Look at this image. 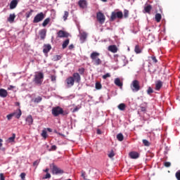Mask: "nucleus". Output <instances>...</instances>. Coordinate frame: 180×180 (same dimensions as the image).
Segmentation results:
<instances>
[{
  "mask_svg": "<svg viewBox=\"0 0 180 180\" xmlns=\"http://www.w3.org/2000/svg\"><path fill=\"white\" fill-rule=\"evenodd\" d=\"M72 49H74V44H70L69 46V50H72Z\"/></svg>",
  "mask_w": 180,
  "mask_h": 180,
  "instance_id": "052dcab7",
  "label": "nucleus"
},
{
  "mask_svg": "<svg viewBox=\"0 0 180 180\" xmlns=\"http://www.w3.org/2000/svg\"><path fill=\"white\" fill-rule=\"evenodd\" d=\"M57 150V146L53 145L50 149V151H56Z\"/></svg>",
  "mask_w": 180,
  "mask_h": 180,
  "instance_id": "5fc2aeb1",
  "label": "nucleus"
},
{
  "mask_svg": "<svg viewBox=\"0 0 180 180\" xmlns=\"http://www.w3.org/2000/svg\"><path fill=\"white\" fill-rule=\"evenodd\" d=\"M102 2H108V0H101Z\"/></svg>",
  "mask_w": 180,
  "mask_h": 180,
  "instance_id": "338daca9",
  "label": "nucleus"
},
{
  "mask_svg": "<svg viewBox=\"0 0 180 180\" xmlns=\"http://www.w3.org/2000/svg\"><path fill=\"white\" fill-rule=\"evenodd\" d=\"M151 58L153 63H158V60H157V58L155 56H152Z\"/></svg>",
  "mask_w": 180,
  "mask_h": 180,
  "instance_id": "4d7b16f0",
  "label": "nucleus"
},
{
  "mask_svg": "<svg viewBox=\"0 0 180 180\" xmlns=\"http://www.w3.org/2000/svg\"><path fill=\"white\" fill-rule=\"evenodd\" d=\"M108 155L109 158H113L115 157V151H113V150H111L108 154Z\"/></svg>",
  "mask_w": 180,
  "mask_h": 180,
  "instance_id": "72a5a7b5",
  "label": "nucleus"
},
{
  "mask_svg": "<svg viewBox=\"0 0 180 180\" xmlns=\"http://www.w3.org/2000/svg\"><path fill=\"white\" fill-rule=\"evenodd\" d=\"M41 101H43V98L41 97H40V96H38V97L34 98V102L35 103H40Z\"/></svg>",
  "mask_w": 180,
  "mask_h": 180,
  "instance_id": "473e14b6",
  "label": "nucleus"
},
{
  "mask_svg": "<svg viewBox=\"0 0 180 180\" xmlns=\"http://www.w3.org/2000/svg\"><path fill=\"white\" fill-rule=\"evenodd\" d=\"M141 112H146V107H141Z\"/></svg>",
  "mask_w": 180,
  "mask_h": 180,
  "instance_id": "bf43d9fd",
  "label": "nucleus"
},
{
  "mask_svg": "<svg viewBox=\"0 0 180 180\" xmlns=\"http://www.w3.org/2000/svg\"><path fill=\"white\" fill-rule=\"evenodd\" d=\"M106 78H110V73H106L105 75H103V79H106Z\"/></svg>",
  "mask_w": 180,
  "mask_h": 180,
  "instance_id": "8fccbe9b",
  "label": "nucleus"
},
{
  "mask_svg": "<svg viewBox=\"0 0 180 180\" xmlns=\"http://www.w3.org/2000/svg\"><path fill=\"white\" fill-rule=\"evenodd\" d=\"M49 178H51V174L50 173H46L44 177H43V179H49Z\"/></svg>",
  "mask_w": 180,
  "mask_h": 180,
  "instance_id": "de8ad7c7",
  "label": "nucleus"
},
{
  "mask_svg": "<svg viewBox=\"0 0 180 180\" xmlns=\"http://www.w3.org/2000/svg\"><path fill=\"white\" fill-rule=\"evenodd\" d=\"M0 180H5V176H4V173L0 174Z\"/></svg>",
  "mask_w": 180,
  "mask_h": 180,
  "instance_id": "13d9d810",
  "label": "nucleus"
},
{
  "mask_svg": "<svg viewBox=\"0 0 180 180\" xmlns=\"http://www.w3.org/2000/svg\"><path fill=\"white\" fill-rule=\"evenodd\" d=\"M39 164H40V160H35L33 162V167H35V168H37V165H39Z\"/></svg>",
  "mask_w": 180,
  "mask_h": 180,
  "instance_id": "a18cd8bd",
  "label": "nucleus"
},
{
  "mask_svg": "<svg viewBox=\"0 0 180 180\" xmlns=\"http://www.w3.org/2000/svg\"><path fill=\"white\" fill-rule=\"evenodd\" d=\"M47 130H48V131H51V129H50V128H48Z\"/></svg>",
  "mask_w": 180,
  "mask_h": 180,
  "instance_id": "774afa93",
  "label": "nucleus"
},
{
  "mask_svg": "<svg viewBox=\"0 0 180 180\" xmlns=\"http://www.w3.org/2000/svg\"><path fill=\"white\" fill-rule=\"evenodd\" d=\"M66 82L68 86H74V83L75 82V79H74V77H70L66 79Z\"/></svg>",
  "mask_w": 180,
  "mask_h": 180,
  "instance_id": "1a4fd4ad",
  "label": "nucleus"
},
{
  "mask_svg": "<svg viewBox=\"0 0 180 180\" xmlns=\"http://www.w3.org/2000/svg\"><path fill=\"white\" fill-rule=\"evenodd\" d=\"M53 60H54V61H58L59 60H61V56H60V55H56V56L53 57Z\"/></svg>",
  "mask_w": 180,
  "mask_h": 180,
  "instance_id": "79ce46f5",
  "label": "nucleus"
},
{
  "mask_svg": "<svg viewBox=\"0 0 180 180\" xmlns=\"http://www.w3.org/2000/svg\"><path fill=\"white\" fill-rule=\"evenodd\" d=\"M49 171H50V169L49 168L44 169V172H46V174H49Z\"/></svg>",
  "mask_w": 180,
  "mask_h": 180,
  "instance_id": "0e129e2a",
  "label": "nucleus"
},
{
  "mask_svg": "<svg viewBox=\"0 0 180 180\" xmlns=\"http://www.w3.org/2000/svg\"><path fill=\"white\" fill-rule=\"evenodd\" d=\"M124 18L125 19H127V18H129V10L124 11Z\"/></svg>",
  "mask_w": 180,
  "mask_h": 180,
  "instance_id": "a19ab883",
  "label": "nucleus"
},
{
  "mask_svg": "<svg viewBox=\"0 0 180 180\" xmlns=\"http://www.w3.org/2000/svg\"><path fill=\"white\" fill-rule=\"evenodd\" d=\"M78 72L80 74V75H84V73L85 72V68H79Z\"/></svg>",
  "mask_w": 180,
  "mask_h": 180,
  "instance_id": "e433bc0d",
  "label": "nucleus"
},
{
  "mask_svg": "<svg viewBox=\"0 0 180 180\" xmlns=\"http://www.w3.org/2000/svg\"><path fill=\"white\" fill-rule=\"evenodd\" d=\"M45 18L46 15L44 14V13L41 12L34 16L33 23H39L41 22Z\"/></svg>",
  "mask_w": 180,
  "mask_h": 180,
  "instance_id": "20e7f679",
  "label": "nucleus"
},
{
  "mask_svg": "<svg viewBox=\"0 0 180 180\" xmlns=\"http://www.w3.org/2000/svg\"><path fill=\"white\" fill-rule=\"evenodd\" d=\"M134 51L136 54H140V53H141V49H140V46L139 45L135 46Z\"/></svg>",
  "mask_w": 180,
  "mask_h": 180,
  "instance_id": "c756f323",
  "label": "nucleus"
},
{
  "mask_svg": "<svg viewBox=\"0 0 180 180\" xmlns=\"http://www.w3.org/2000/svg\"><path fill=\"white\" fill-rule=\"evenodd\" d=\"M72 78H74L75 82H77V84H79V82H81V76L79 75V73H74L72 75Z\"/></svg>",
  "mask_w": 180,
  "mask_h": 180,
  "instance_id": "9b49d317",
  "label": "nucleus"
},
{
  "mask_svg": "<svg viewBox=\"0 0 180 180\" xmlns=\"http://www.w3.org/2000/svg\"><path fill=\"white\" fill-rule=\"evenodd\" d=\"M96 89H102V84L101 82L96 83Z\"/></svg>",
  "mask_w": 180,
  "mask_h": 180,
  "instance_id": "ea45409f",
  "label": "nucleus"
},
{
  "mask_svg": "<svg viewBox=\"0 0 180 180\" xmlns=\"http://www.w3.org/2000/svg\"><path fill=\"white\" fill-rule=\"evenodd\" d=\"M18 6V0H12L10 4V9H15Z\"/></svg>",
  "mask_w": 180,
  "mask_h": 180,
  "instance_id": "aec40b11",
  "label": "nucleus"
},
{
  "mask_svg": "<svg viewBox=\"0 0 180 180\" xmlns=\"http://www.w3.org/2000/svg\"><path fill=\"white\" fill-rule=\"evenodd\" d=\"M50 167L52 168V173L56 175H58V174H64V170L60 169L58 167L55 165L54 163L51 164Z\"/></svg>",
  "mask_w": 180,
  "mask_h": 180,
  "instance_id": "39448f33",
  "label": "nucleus"
},
{
  "mask_svg": "<svg viewBox=\"0 0 180 180\" xmlns=\"http://www.w3.org/2000/svg\"><path fill=\"white\" fill-rule=\"evenodd\" d=\"M115 84L117 85V86H123V83L120 82V79L116 78L115 79Z\"/></svg>",
  "mask_w": 180,
  "mask_h": 180,
  "instance_id": "a878e982",
  "label": "nucleus"
},
{
  "mask_svg": "<svg viewBox=\"0 0 180 180\" xmlns=\"http://www.w3.org/2000/svg\"><path fill=\"white\" fill-rule=\"evenodd\" d=\"M57 34H58V37L60 39L63 37H68V36H70V34L68 32L63 30H59Z\"/></svg>",
  "mask_w": 180,
  "mask_h": 180,
  "instance_id": "6e6552de",
  "label": "nucleus"
},
{
  "mask_svg": "<svg viewBox=\"0 0 180 180\" xmlns=\"http://www.w3.org/2000/svg\"><path fill=\"white\" fill-rule=\"evenodd\" d=\"M151 9H153V6L151 5H147L144 7L145 13H150Z\"/></svg>",
  "mask_w": 180,
  "mask_h": 180,
  "instance_id": "4be33fe9",
  "label": "nucleus"
},
{
  "mask_svg": "<svg viewBox=\"0 0 180 180\" xmlns=\"http://www.w3.org/2000/svg\"><path fill=\"white\" fill-rule=\"evenodd\" d=\"M162 88V82L161 80H158L155 84V90L160 91Z\"/></svg>",
  "mask_w": 180,
  "mask_h": 180,
  "instance_id": "6ab92c4d",
  "label": "nucleus"
},
{
  "mask_svg": "<svg viewBox=\"0 0 180 180\" xmlns=\"http://www.w3.org/2000/svg\"><path fill=\"white\" fill-rule=\"evenodd\" d=\"M16 137V135L15 134H13V136L8 139V143H13L15 141V139Z\"/></svg>",
  "mask_w": 180,
  "mask_h": 180,
  "instance_id": "c85d7f7f",
  "label": "nucleus"
},
{
  "mask_svg": "<svg viewBox=\"0 0 180 180\" xmlns=\"http://www.w3.org/2000/svg\"><path fill=\"white\" fill-rule=\"evenodd\" d=\"M13 115H14V114H13V112L11 113V114H9V115H7V119H8V120H11L12 119V117H13Z\"/></svg>",
  "mask_w": 180,
  "mask_h": 180,
  "instance_id": "6e6d98bb",
  "label": "nucleus"
},
{
  "mask_svg": "<svg viewBox=\"0 0 180 180\" xmlns=\"http://www.w3.org/2000/svg\"><path fill=\"white\" fill-rule=\"evenodd\" d=\"M153 92H154L153 89L151 87H148V89L147 90V93L148 94V95H150V94H153Z\"/></svg>",
  "mask_w": 180,
  "mask_h": 180,
  "instance_id": "603ef678",
  "label": "nucleus"
},
{
  "mask_svg": "<svg viewBox=\"0 0 180 180\" xmlns=\"http://www.w3.org/2000/svg\"><path fill=\"white\" fill-rule=\"evenodd\" d=\"M97 134H102V131L101 129H97Z\"/></svg>",
  "mask_w": 180,
  "mask_h": 180,
  "instance_id": "e2e57ef3",
  "label": "nucleus"
},
{
  "mask_svg": "<svg viewBox=\"0 0 180 180\" xmlns=\"http://www.w3.org/2000/svg\"><path fill=\"white\" fill-rule=\"evenodd\" d=\"M108 51H110L111 53H116L118 50L117 46L116 45H110L108 48Z\"/></svg>",
  "mask_w": 180,
  "mask_h": 180,
  "instance_id": "4468645a",
  "label": "nucleus"
},
{
  "mask_svg": "<svg viewBox=\"0 0 180 180\" xmlns=\"http://www.w3.org/2000/svg\"><path fill=\"white\" fill-rule=\"evenodd\" d=\"M68 44H70V39H68L66 40H65L62 44V48L64 49H67V46H68Z\"/></svg>",
  "mask_w": 180,
  "mask_h": 180,
  "instance_id": "bb28decb",
  "label": "nucleus"
},
{
  "mask_svg": "<svg viewBox=\"0 0 180 180\" xmlns=\"http://www.w3.org/2000/svg\"><path fill=\"white\" fill-rule=\"evenodd\" d=\"M131 89L133 92H139V90L140 89V82L136 79L134 80L131 84Z\"/></svg>",
  "mask_w": 180,
  "mask_h": 180,
  "instance_id": "423d86ee",
  "label": "nucleus"
},
{
  "mask_svg": "<svg viewBox=\"0 0 180 180\" xmlns=\"http://www.w3.org/2000/svg\"><path fill=\"white\" fill-rule=\"evenodd\" d=\"M43 78H44V75L43 74V72H39L34 75V82L37 85H41V84L43 83Z\"/></svg>",
  "mask_w": 180,
  "mask_h": 180,
  "instance_id": "7ed1b4c3",
  "label": "nucleus"
},
{
  "mask_svg": "<svg viewBox=\"0 0 180 180\" xmlns=\"http://www.w3.org/2000/svg\"><path fill=\"white\" fill-rule=\"evenodd\" d=\"M20 178H21V179L25 180V178H26V173H25V172L21 173Z\"/></svg>",
  "mask_w": 180,
  "mask_h": 180,
  "instance_id": "864d4df0",
  "label": "nucleus"
},
{
  "mask_svg": "<svg viewBox=\"0 0 180 180\" xmlns=\"http://www.w3.org/2000/svg\"><path fill=\"white\" fill-rule=\"evenodd\" d=\"M81 109V106H76L72 110V113H75V112H78Z\"/></svg>",
  "mask_w": 180,
  "mask_h": 180,
  "instance_id": "c03bdc74",
  "label": "nucleus"
},
{
  "mask_svg": "<svg viewBox=\"0 0 180 180\" xmlns=\"http://www.w3.org/2000/svg\"><path fill=\"white\" fill-rule=\"evenodd\" d=\"M129 155L132 160H136V158H139V157H140V154L136 151H132L129 153Z\"/></svg>",
  "mask_w": 180,
  "mask_h": 180,
  "instance_id": "9d476101",
  "label": "nucleus"
},
{
  "mask_svg": "<svg viewBox=\"0 0 180 180\" xmlns=\"http://www.w3.org/2000/svg\"><path fill=\"white\" fill-rule=\"evenodd\" d=\"M56 79H57V77H56V75L51 76V80L52 82H56Z\"/></svg>",
  "mask_w": 180,
  "mask_h": 180,
  "instance_id": "09e8293b",
  "label": "nucleus"
},
{
  "mask_svg": "<svg viewBox=\"0 0 180 180\" xmlns=\"http://www.w3.org/2000/svg\"><path fill=\"white\" fill-rule=\"evenodd\" d=\"M117 140H118V141H123V140H124V136H123V134H118L117 135Z\"/></svg>",
  "mask_w": 180,
  "mask_h": 180,
  "instance_id": "cd10ccee",
  "label": "nucleus"
},
{
  "mask_svg": "<svg viewBox=\"0 0 180 180\" xmlns=\"http://www.w3.org/2000/svg\"><path fill=\"white\" fill-rule=\"evenodd\" d=\"M34 11L33 10H30V11L27 12L25 13L26 18L27 19H29V18H30V16H32V14L33 13Z\"/></svg>",
  "mask_w": 180,
  "mask_h": 180,
  "instance_id": "c9c22d12",
  "label": "nucleus"
},
{
  "mask_svg": "<svg viewBox=\"0 0 180 180\" xmlns=\"http://www.w3.org/2000/svg\"><path fill=\"white\" fill-rule=\"evenodd\" d=\"M115 14L117 15V18H118V19H122V18H123V13L122 11H118L115 13Z\"/></svg>",
  "mask_w": 180,
  "mask_h": 180,
  "instance_id": "2f4dec72",
  "label": "nucleus"
},
{
  "mask_svg": "<svg viewBox=\"0 0 180 180\" xmlns=\"http://www.w3.org/2000/svg\"><path fill=\"white\" fill-rule=\"evenodd\" d=\"M164 165H165V167H166V168H169V167H171V162H165L164 163Z\"/></svg>",
  "mask_w": 180,
  "mask_h": 180,
  "instance_id": "3c124183",
  "label": "nucleus"
},
{
  "mask_svg": "<svg viewBox=\"0 0 180 180\" xmlns=\"http://www.w3.org/2000/svg\"><path fill=\"white\" fill-rule=\"evenodd\" d=\"M78 5L80 8H86V5H87V3H86V0H79V2H78Z\"/></svg>",
  "mask_w": 180,
  "mask_h": 180,
  "instance_id": "a211bd4d",
  "label": "nucleus"
},
{
  "mask_svg": "<svg viewBox=\"0 0 180 180\" xmlns=\"http://www.w3.org/2000/svg\"><path fill=\"white\" fill-rule=\"evenodd\" d=\"M15 88V86H10L8 87V91H11V89H13Z\"/></svg>",
  "mask_w": 180,
  "mask_h": 180,
  "instance_id": "680f3d73",
  "label": "nucleus"
},
{
  "mask_svg": "<svg viewBox=\"0 0 180 180\" xmlns=\"http://www.w3.org/2000/svg\"><path fill=\"white\" fill-rule=\"evenodd\" d=\"M50 50H51V45L50 44L44 45L43 53H44V54H47Z\"/></svg>",
  "mask_w": 180,
  "mask_h": 180,
  "instance_id": "ddd939ff",
  "label": "nucleus"
},
{
  "mask_svg": "<svg viewBox=\"0 0 180 180\" xmlns=\"http://www.w3.org/2000/svg\"><path fill=\"white\" fill-rule=\"evenodd\" d=\"M41 136L44 137V139H47V131L43 130L41 133Z\"/></svg>",
  "mask_w": 180,
  "mask_h": 180,
  "instance_id": "37998d69",
  "label": "nucleus"
},
{
  "mask_svg": "<svg viewBox=\"0 0 180 180\" xmlns=\"http://www.w3.org/2000/svg\"><path fill=\"white\" fill-rule=\"evenodd\" d=\"M25 122L27 123L28 126H32V124H33V117L28 115L25 119Z\"/></svg>",
  "mask_w": 180,
  "mask_h": 180,
  "instance_id": "dca6fc26",
  "label": "nucleus"
},
{
  "mask_svg": "<svg viewBox=\"0 0 180 180\" xmlns=\"http://www.w3.org/2000/svg\"><path fill=\"white\" fill-rule=\"evenodd\" d=\"M51 113L54 117H57L58 116H60V115L62 116H67V115H68V112L64 111L60 106L53 107L51 110Z\"/></svg>",
  "mask_w": 180,
  "mask_h": 180,
  "instance_id": "f257e3e1",
  "label": "nucleus"
},
{
  "mask_svg": "<svg viewBox=\"0 0 180 180\" xmlns=\"http://www.w3.org/2000/svg\"><path fill=\"white\" fill-rule=\"evenodd\" d=\"M39 36L41 37V40H44L46 39V33H47V30L46 29H42L39 31Z\"/></svg>",
  "mask_w": 180,
  "mask_h": 180,
  "instance_id": "f8f14e48",
  "label": "nucleus"
},
{
  "mask_svg": "<svg viewBox=\"0 0 180 180\" xmlns=\"http://www.w3.org/2000/svg\"><path fill=\"white\" fill-rule=\"evenodd\" d=\"M87 37H88V34H86V32H82L80 34V40H82V41H85V40H86Z\"/></svg>",
  "mask_w": 180,
  "mask_h": 180,
  "instance_id": "b1692460",
  "label": "nucleus"
},
{
  "mask_svg": "<svg viewBox=\"0 0 180 180\" xmlns=\"http://www.w3.org/2000/svg\"><path fill=\"white\" fill-rule=\"evenodd\" d=\"M142 141L144 146L146 147H150V142L147 139H143Z\"/></svg>",
  "mask_w": 180,
  "mask_h": 180,
  "instance_id": "4c0bfd02",
  "label": "nucleus"
},
{
  "mask_svg": "<svg viewBox=\"0 0 180 180\" xmlns=\"http://www.w3.org/2000/svg\"><path fill=\"white\" fill-rule=\"evenodd\" d=\"M116 18H117V15H116V13L112 12V14H111L110 20L112 22H113V20H115V19H116Z\"/></svg>",
  "mask_w": 180,
  "mask_h": 180,
  "instance_id": "f704fd0d",
  "label": "nucleus"
},
{
  "mask_svg": "<svg viewBox=\"0 0 180 180\" xmlns=\"http://www.w3.org/2000/svg\"><path fill=\"white\" fill-rule=\"evenodd\" d=\"M50 20H51V19L50 18H46L44 20V22H42L43 27H46V26H47V25H49V23H50Z\"/></svg>",
  "mask_w": 180,
  "mask_h": 180,
  "instance_id": "393cba45",
  "label": "nucleus"
},
{
  "mask_svg": "<svg viewBox=\"0 0 180 180\" xmlns=\"http://www.w3.org/2000/svg\"><path fill=\"white\" fill-rule=\"evenodd\" d=\"M82 178H84V179L88 180V179H86V177H85V173H82Z\"/></svg>",
  "mask_w": 180,
  "mask_h": 180,
  "instance_id": "69168bd1",
  "label": "nucleus"
},
{
  "mask_svg": "<svg viewBox=\"0 0 180 180\" xmlns=\"http://www.w3.org/2000/svg\"><path fill=\"white\" fill-rule=\"evenodd\" d=\"M98 56H101V53L98 52H93L91 53L90 58L92 61L94 62L95 65H101V64H102V60L101 58H98Z\"/></svg>",
  "mask_w": 180,
  "mask_h": 180,
  "instance_id": "f03ea898",
  "label": "nucleus"
},
{
  "mask_svg": "<svg viewBox=\"0 0 180 180\" xmlns=\"http://www.w3.org/2000/svg\"><path fill=\"white\" fill-rule=\"evenodd\" d=\"M118 109L120 110H124V109H126V104L124 103H120L119 105H118Z\"/></svg>",
  "mask_w": 180,
  "mask_h": 180,
  "instance_id": "7c9ffc66",
  "label": "nucleus"
},
{
  "mask_svg": "<svg viewBox=\"0 0 180 180\" xmlns=\"http://www.w3.org/2000/svg\"><path fill=\"white\" fill-rule=\"evenodd\" d=\"M1 98H6L8 96V91L5 89H0Z\"/></svg>",
  "mask_w": 180,
  "mask_h": 180,
  "instance_id": "f3484780",
  "label": "nucleus"
},
{
  "mask_svg": "<svg viewBox=\"0 0 180 180\" xmlns=\"http://www.w3.org/2000/svg\"><path fill=\"white\" fill-rule=\"evenodd\" d=\"M155 19L158 23H160V22H161V19H162V16L160 13H156L155 15Z\"/></svg>",
  "mask_w": 180,
  "mask_h": 180,
  "instance_id": "5701e85b",
  "label": "nucleus"
},
{
  "mask_svg": "<svg viewBox=\"0 0 180 180\" xmlns=\"http://www.w3.org/2000/svg\"><path fill=\"white\" fill-rule=\"evenodd\" d=\"M15 18H16V15H15V13L10 14L8 18V22H10V23H13V22H15Z\"/></svg>",
  "mask_w": 180,
  "mask_h": 180,
  "instance_id": "412c9836",
  "label": "nucleus"
},
{
  "mask_svg": "<svg viewBox=\"0 0 180 180\" xmlns=\"http://www.w3.org/2000/svg\"><path fill=\"white\" fill-rule=\"evenodd\" d=\"M175 176L177 180H180V170H179L176 172Z\"/></svg>",
  "mask_w": 180,
  "mask_h": 180,
  "instance_id": "49530a36",
  "label": "nucleus"
},
{
  "mask_svg": "<svg viewBox=\"0 0 180 180\" xmlns=\"http://www.w3.org/2000/svg\"><path fill=\"white\" fill-rule=\"evenodd\" d=\"M70 15V13H68V11H65L64 13V15H63V20H67L68 16Z\"/></svg>",
  "mask_w": 180,
  "mask_h": 180,
  "instance_id": "58836bf2",
  "label": "nucleus"
},
{
  "mask_svg": "<svg viewBox=\"0 0 180 180\" xmlns=\"http://www.w3.org/2000/svg\"><path fill=\"white\" fill-rule=\"evenodd\" d=\"M96 18H97V20H98V22H99V23H101V25H103V23H105V20L106 18L103 13H102L101 12L97 13Z\"/></svg>",
  "mask_w": 180,
  "mask_h": 180,
  "instance_id": "0eeeda50",
  "label": "nucleus"
},
{
  "mask_svg": "<svg viewBox=\"0 0 180 180\" xmlns=\"http://www.w3.org/2000/svg\"><path fill=\"white\" fill-rule=\"evenodd\" d=\"M13 115L15 117V119H20V117L22 116V110L18 109L13 112Z\"/></svg>",
  "mask_w": 180,
  "mask_h": 180,
  "instance_id": "2eb2a0df",
  "label": "nucleus"
}]
</instances>
